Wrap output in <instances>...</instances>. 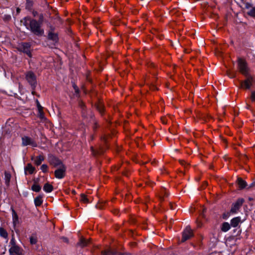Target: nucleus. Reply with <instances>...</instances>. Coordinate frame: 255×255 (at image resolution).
I'll list each match as a JSON object with an SVG mask.
<instances>
[{
  "mask_svg": "<svg viewBox=\"0 0 255 255\" xmlns=\"http://www.w3.org/2000/svg\"><path fill=\"white\" fill-rule=\"evenodd\" d=\"M21 145L22 146L30 145L35 147H37V144L34 139L28 136L24 135L21 137Z\"/></svg>",
  "mask_w": 255,
  "mask_h": 255,
  "instance_id": "nucleus-6",
  "label": "nucleus"
},
{
  "mask_svg": "<svg viewBox=\"0 0 255 255\" xmlns=\"http://www.w3.org/2000/svg\"><path fill=\"white\" fill-rule=\"evenodd\" d=\"M62 239L64 242L68 243V239L66 237H62Z\"/></svg>",
  "mask_w": 255,
  "mask_h": 255,
  "instance_id": "nucleus-37",
  "label": "nucleus"
},
{
  "mask_svg": "<svg viewBox=\"0 0 255 255\" xmlns=\"http://www.w3.org/2000/svg\"><path fill=\"white\" fill-rule=\"evenodd\" d=\"M230 225L227 222L223 223L221 226V230L224 232H227L230 229Z\"/></svg>",
  "mask_w": 255,
  "mask_h": 255,
  "instance_id": "nucleus-21",
  "label": "nucleus"
},
{
  "mask_svg": "<svg viewBox=\"0 0 255 255\" xmlns=\"http://www.w3.org/2000/svg\"><path fill=\"white\" fill-rule=\"evenodd\" d=\"M91 244V240L90 239H87L83 237H81L77 244V246L81 248H84L87 247Z\"/></svg>",
  "mask_w": 255,
  "mask_h": 255,
  "instance_id": "nucleus-11",
  "label": "nucleus"
},
{
  "mask_svg": "<svg viewBox=\"0 0 255 255\" xmlns=\"http://www.w3.org/2000/svg\"><path fill=\"white\" fill-rule=\"evenodd\" d=\"M240 222V217H235L231 221V225L233 227H236L238 226Z\"/></svg>",
  "mask_w": 255,
  "mask_h": 255,
  "instance_id": "nucleus-20",
  "label": "nucleus"
},
{
  "mask_svg": "<svg viewBox=\"0 0 255 255\" xmlns=\"http://www.w3.org/2000/svg\"><path fill=\"white\" fill-rule=\"evenodd\" d=\"M0 236L6 240L7 241H8V233L6 230L1 227H0Z\"/></svg>",
  "mask_w": 255,
  "mask_h": 255,
  "instance_id": "nucleus-16",
  "label": "nucleus"
},
{
  "mask_svg": "<svg viewBox=\"0 0 255 255\" xmlns=\"http://www.w3.org/2000/svg\"><path fill=\"white\" fill-rule=\"evenodd\" d=\"M25 79L33 89L35 88L37 85L36 77L33 72H27L25 74Z\"/></svg>",
  "mask_w": 255,
  "mask_h": 255,
  "instance_id": "nucleus-5",
  "label": "nucleus"
},
{
  "mask_svg": "<svg viewBox=\"0 0 255 255\" xmlns=\"http://www.w3.org/2000/svg\"><path fill=\"white\" fill-rule=\"evenodd\" d=\"M237 183L240 189L245 188L247 186L246 182L243 180L241 178H238Z\"/></svg>",
  "mask_w": 255,
  "mask_h": 255,
  "instance_id": "nucleus-18",
  "label": "nucleus"
},
{
  "mask_svg": "<svg viewBox=\"0 0 255 255\" xmlns=\"http://www.w3.org/2000/svg\"><path fill=\"white\" fill-rule=\"evenodd\" d=\"M73 88L74 89L75 93L76 94V96L79 97L80 91H79V89L78 87L75 84H73Z\"/></svg>",
  "mask_w": 255,
  "mask_h": 255,
  "instance_id": "nucleus-27",
  "label": "nucleus"
},
{
  "mask_svg": "<svg viewBox=\"0 0 255 255\" xmlns=\"http://www.w3.org/2000/svg\"><path fill=\"white\" fill-rule=\"evenodd\" d=\"M43 203L42 196L39 195L34 199V204L36 207H39Z\"/></svg>",
  "mask_w": 255,
  "mask_h": 255,
  "instance_id": "nucleus-19",
  "label": "nucleus"
},
{
  "mask_svg": "<svg viewBox=\"0 0 255 255\" xmlns=\"http://www.w3.org/2000/svg\"><path fill=\"white\" fill-rule=\"evenodd\" d=\"M198 227H201V223H199V224H198Z\"/></svg>",
  "mask_w": 255,
  "mask_h": 255,
  "instance_id": "nucleus-40",
  "label": "nucleus"
},
{
  "mask_svg": "<svg viewBox=\"0 0 255 255\" xmlns=\"http://www.w3.org/2000/svg\"><path fill=\"white\" fill-rule=\"evenodd\" d=\"M248 14L253 17H255V7H253L249 12Z\"/></svg>",
  "mask_w": 255,
  "mask_h": 255,
  "instance_id": "nucleus-31",
  "label": "nucleus"
},
{
  "mask_svg": "<svg viewBox=\"0 0 255 255\" xmlns=\"http://www.w3.org/2000/svg\"><path fill=\"white\" fill-rule=\"evenodd\" d=\"M12 222L14 226L18 223V216L15 211L12 209Z\"/></svg>",
  "mask_w": 255,
  "mask_h": 255,
  "instance_id": "nucleus-15",
  "label": "nucleus"
},
{
  "mask_svg": "<svg viewBox=\"0 0 255 255\" xmlns=\"http://www.w3.org/2000/svg\"><path fill=\"white\" fill-rule=\"evenodd\" d=\"M80 106H81V107L84 106L83 103H82V102L80 103Z\"/></svg>",
  "mask_w": 255,
  "mask_h": 255,
  "instance_id": "nucleus-38",
  "label": "nucleus"
},
{
  "mask_svg": "<svg viewBox=\"0 0 255 255\" xmlns=\"http://www.w3.org/2000/svg\"><path fill=\"white\" fill-rule=\"evenodd\" d=\"M53 190V186L49 183H46L44 185L43 190L46 193H50Z\"/></svg>",
  "mask_w": 255,
  "mask_h": 255,
  "instance_id": "nucleus-17",
  "label": "nucleus"
},
{
  "mask_svg": "<svg viewBox=\"0 0 255 255\" xmlns=\"http://www.w3.org/2000/svg\"><path fill=\"white\" fill-rule=\"evenodd\" d=\"M42 19V14L40 15L38 21L34 19H31L29 16H26L21 20V22L34 34L38 36H41L44 33V30L41 26Z\"/></svg>",
  "mask_w": 255,
  "mask_h": 255,
  "instance_id": "nucleus-1",
  "label": "nucleus"
},
{
  "mask_svg": "<svg viewBox=\"0 0 255 255\" xmlns=\"http://www.w3.org/2000/svg\"><path fill=\"white\" fill-rule=\"evenodd\" d=\"M36 105H37V107L38 109V111L43 109V107L40 105L38 100H36Z\"/></svg>",
  "mask_w": 255,
  "mask_h": 255,
  "instance_id": "nucleus-34",
  "label": "nucleus"
},
{
  "mask_svg": "<svg viewBox=\"0 0 255 255\" xmlns=\"http://www.w3.org/2000/svg\"><path fill=\"white\" fill-rule=\"evenodd\" d=\"M66 167L62 165L59 168L56 170L54 172L55 177L58 179H62L65 175Z\"/></svg>",
  "mask_w": 255,
  "mask_h": 255,
  "instance_id": "nucleus-10",
  "label": "nucleus"
},
{
  "mask_svg": "<svg viewBox=\"0 0 255 255\" xmlns=\"http://www.w3.org/2000/svg\"><path fill=\"white\" fill-rule=\"evenodd\" d=\"M33 5V0H26L25 7L27 9L31 10Z\"/></svg>",
  "mask_w": 255,
  "mask_h": 255,
  "instance_id": "nucleus-23",
  "label": "nucleus"
},
{
  "mask_svg": "<svg viewBox=\"0 0 255 255\" xmlns=\"http://www.w3.org/2000/svg\"><path fill=\"white\" fill-rule=\"evenodd\" d=\"M242 1H243L244 0H241Z\"/></svg>",
  "mask_w": 255,
  "mask_h": 255,
  "instance_id": "nucleus-41",
  "label": "nucleus"
},
{
  "mask_svg": "<svg viewBox=\"0 0 255 255\" xmlns=\"http://www.w3.org/2000/svg\"><path fill=\"white\" fill-rule=\"evenodd\" d=\"M238 68L242 75L247 76L248 74H250V69L245 59L242 58H238Z\"/></svg>",
  "mask_w": 255,
  "mask_h": 255,
  "instance_id": "nucleus-2",
  "label": "nucleus"
},
{
  "mask_svg": "<svg viewBox=\"0 0 255 255\" xmlns=\"http://www.w3.org/2000/svg\"><path fill=\"white\" fill-rule=\"evenodd\" d=\"M41 186L36 183L33 184V185L31 186V190L36 192H39L41 190Z\"/></svg>",
  "mask_w": 255,
  "mask_h": 255,
  "instance_id": "nucleus-25",
  "label": "nucleus"
},
{
  "mask_svg": "<svg viewBox=\"0 0 255 255\" xmlns=\"http://www.w3.org/2000/svg\"><path fill=\"white\" fill-rule=\"evenodd\" d=\"M194 235L193 230L189 226H187L184 230L182 234V238L179 241V243H184L187 240L190 239Z\"/></svg>",
  "mask_w": 255,
  "mask_h": 255,
  "instance_id": "nucleus-4",
  "label": "nucleus"
},
{
  "mask_svg": "<svg viewBox=\"0 0 255 255\" xmlns=\"http://www.w3.org/2000/svg\"><path fill=\"white\" fill-rule=\"evenodd\" d=\"M38 116L41 119H43L44 118V114L43 111V109L38 110Z\"/></svg>",
  "mask_w": 255,
  "mask_h": 255,
  "instance_id": "nucleus-30",
  "label": "nucleus"
},
{
  "mask_svg": "<svg viewBox=\"0 0 255 255\" xmlns=\"http://www.w3.org/2000/svg\"><path fill=\"white\" fill-rule=\"evenodd\" d=\"M10 244L12 245L9 251L10 255H20L21 249L15 244L13 239L10 241Z\"/></svg>",
  "mask_w": 255,
  "mask_h": 255,
  "instance_id": "nucleus-8",
  "label": "nucleus"
},
{
  "mask_svg": "<svg viewBox=\"0 0 255 255\" xmlns=\"http://www.w3.org/2000/svg\"><path fill=\"white\" fill-rule=\"evenodd\" d=\"M48 39L52 40L55 43H57L59 40L58 34L54 33L51 29V30L48 32Z\"/></svg>",
  "mask_w": 255,
  "mask_h": 255,
  "instance_id": "nucleus-12",
  "label": "nucleus"
},
{
  "mask_svg": "<svg viewBox=\"0 0 255 255\" xmlns=\"http://www.w3.org/2000/svg\"><path fill=\"white\" fill-rule=\"evenodd\" d=\"M48 166L46 165V164H42L41 166V167H40V169L41 170H42V171L43 172H47V171H48Z\"/></svg>",
  "mask_w": 255,
  "mask_h": 255,
  "instance_id": "nucleus-29",
  "label": "nucleus"
},
{
  "mask_svg": "<svg viewBox=\"0 0 255 255\" xmlns=\"http://www.w3.org/2000/svg\"><path fill=\"white\" fill-rule=\"evenodd\" d=\"M29 240L31 245H35L37 242V238L35 235H32L30 237Z\"/></svg>",
  "mask_w": 255,
  "mask_h": 255,
  "instance_id": "nucleus-26",
  "label": "nucleus"
},
{
  "mask_svg": "<svg viewBox=\"0 0 255 255\" xmlns=\"http://www.w3.org/2000/svg\"><path fill=\"white\" fill-rule=\"evenodd\" d=\"M251 99L253 102H255V91L251 92Z\"/></svg>",
  "mask_w": 255,
  "mask_h": 255,
  "instance_id": "nucleus-33",
  "label": "nucleus"
},
{
  "mask_svg": "<svg viewBox=\"0 0 255 255\" xmlns=\"http://www.w3.org/2000/svg\"><path fill=\"white\" fill-rule=\"evenodd\" d=\"M80 200L84 202V203H87L88 202V198H87V197L86 195H85V194H81V199H80Z\"/></svg>",
  "mask_w": 255,
  "mask_h": 255,
  "instance_id": "nucleus-28",
  "label": "nucleus"
},
{
  "mask_svg": "<svg viewBox=\"0 0 255 255\" xmlns=\"http://www.w3.org/2000/svg\"><path fill=\"white\" fill-rule=\"evenodd\" d=\"M102 255H115L114 254L110 253V251H108L107 252L105 251Z\"/></svg>",
  "mask_w": 255,
  "mask_h": 255,
  "instance_id": "nucleus-36",
  "label": "nucleus"
},
{
  "mask_svg": "<svg viewBox=\"0 0 255 255\" xmlns=\"http://www.w3.org/2000/svg\"><path fill=\"white\" fill-rule=\"evenodd\" d=\"M20 9L19 7H17L16 9L17 12L18 13L20 12Z\"/></svg>",
  "mask_w": 255,
  "mask_h": 255,
  "instance_id": "nucleus-39",
  "label": "nucleus"
},
{
  "mask_svg": "<svg viewBox=\"0 0 255 255\" xmlns=\"http://www.w3.org/2000/svg\"><path fill=\"white\" fill-rule=\"evenodd\" d=\"M245 202L243 198H239L232 205L230 210V213L232 214H236L238 213L240 208Z\"/></svg>",
  "mask_w": 255,
  "mask_h": 255,
  "instance_id": "nucleus-7",
  "label": "nucleus"
},
{
  "mask_svg": "<svg viewBox=\"0 0 255 255\" xmlns=\"http://www.w3.org/2000/svg\"><path fill=\"white\" fill-rule=\"evenodd\" d=\"M96 107H97V109L98 110V111L99 112V113L101 115H103L104 113V111H105V109H104V107L102 103H99L97 105Z\"/></svg>",
  "mask_w": 255,
  "mask_h": 255,
  "instance_id": "nucleus-24",
  "label": "nucleus"
},
{
  "mask_svg": "<svg viewBox=\"0 0 255 255\" xmlns=\"http://www.w3.org/2000/svg\"><path fill=\"white\" fill-rule=\"evenodd\" d=\"M20 50L31 57L32 54L30 51V44L29 43H22L19 47Z\"/></svg>",
  "mask_w": 255,
  "mask_h": 255,
  "instance_id": "nucleus-9",
  "label": "nucleus"
},
{
  "mask_svg": "<svg viewBox=\"0 0 255 255\" xmlns=\"http://www.w3.org/2000/svg\"><path fill=\"white\" fill-rule=\"evenodd\" d=\"M246 79L241 83V87L244 89H250L255 83V76L250 74L245 76Z\"/></svg>",
  "mask_w": 255,
  "mask_h": 255,
  "instance_id": "nucleus-3",
  "label": "nucleus"
},
{
  "mask_svg": "<svg viewBox=\"0 0 255 255\" xmlns=\"http://www.w3.org/2000/svg\"><path fill=\"white\" fill-rule=\"evenodd\" d=\"M4 175H5V182H6V183H8L9 182V180H10V175L9 173L5 172Z\"/></svg>",
  "mask_w": 255,
  "mask_h": 255,
  "instance_id": "nucleus-32",
  "label": "nucleus"
},
{
  "mask_svg": "<svg viewBox=\"0 0 255 255\" xmlns=\"http://www.w3.org/2000/svg\"><path fill=\"white\" fill-rule=\"evenodd\" d=\"M51 164L54 166L60 165L62 164L61 161L56 157H53L51 160Z\"/></svg>",
  "mask_w": 255,
  "mask_h": 255,
  "instance_id": "nucleus-22",
  "label": "nucleus"
},
{
  "mask_svg": "<svg viewBox=\"0 0 255 255\" xmlns=\"http://www.w3.org/2000/svg\"><path fill=\"white\" fill-rule=\"evenodd\" d=\"M31 160H34V164L36 165L39 166L41 164L42 162L44 161V156L43 155L40 154L36 156L35 158H34L33 157H32Z\"/></svg>",
  "mask_w": 255,
  "mask_h": 255,
  "instance_id": "nucleus-14",
  "label": "nucleus"
},
{
  "mask_svg": "<svg viewBox=\"0 0 255 255\" xmlns=\"http://www.w3.org/2000/svg\"><path fill=\"white\" fill-rule=\"evenodd\" d=\"M36 171L35 168L32 165L31 163H28L24 167V172L25 174L29 173L32 174Z\"/></svg>",
  "mask_w": 255,
  "mask_h": 255,
  "instance_id": "nucleus-13",
  "label": "nucleus"
},
{
  "mask_svg": "<svg viewBox=\"0 0 255 255\" xmlns=\"http://www.w3.org/2000/svg\"><path fill=\"white\" fill-rule=\"evenodd\" d=\"M91 151L92 152V154L94 155H96L97 154H98V152H96L95 149H94V147L93 146H91Z\"/></svg>",
  "mask_w": 255,
  "mask_h": 255,
  "instance_id": "nucleus-35",
  "label": "nucleus"
}]
</instances>
